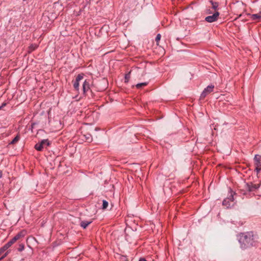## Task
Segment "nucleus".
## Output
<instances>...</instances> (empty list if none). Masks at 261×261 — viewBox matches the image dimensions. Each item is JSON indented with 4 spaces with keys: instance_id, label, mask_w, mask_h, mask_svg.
Returning a JSON list of instances; mask_svg holds the SVG:
<instances>
[{
    "instance_id": "7",
    "label": "nucleus",
    "mask_w": 261,
    "mask_h": 261,
    "mask_svg": "<svg viewBox=\"0 0 261 261\" xmlns=\"http://www.w3.org/2000/svg\"><path fill=\"white\" fill-rule=\"evenodd\" d=\"M46 142V140H42L40 143L36 144L35 146V148L38 151H41L43 148L42 143Z\"/></svg>"
},
{
    "instance_id": "24",
    "label": "nucleus",
    "mask_w": 261,
    "mask_h": 261,
    "mask_svg": "<svg viewBox=\"0 0 261 261\" xmlns=\"http://www.w3.org/2000/svg\"><path fill=\"white\" fill-rule=\"evenodd\" d=\"M161 38V35L160 34H158L155 37V41L158 44L159 41L160 40Z\"/></svg>"
},
{
    "instance_id": "19",
    "label": "nucleus",
    "mask_w": 261,
    "mask_h": 261,
    "mask_svg": "<svg viewBox=\"0 0 261 261\" xmlns=\"http://www.w3.org/2000/svg\"><path fill=\"white\" fill-rule=\"evenodd\" d=\"M86 140L87 142H90L92 141V137L90 134H88L87 135H85Z\"/></svg>"
},
{
    "instance_id": "1",
    "label": "nucleus",
    "mask_w": 261,
    "mask_h": 261,
    "mask_svg": "<svg viewBox=\"0 0 261 261\" xmlns=\"http://www.w3.org/2000/svg\"><path fill=\"white\" fill-rule=\"evenodd\" d=\"M258 240V236L252 231L241 233L239 236V242L240 247L242 249L258 246L259 243Z\"/></svg>"
},
{
    "instance_id": "3",
    "label": "nucleus",
    "mask_w": 261,
    "mask_h": 261,
    "mask_svg": "<svg viewBox=\"0 0 261 261\" xmlns=\"http://www.w3.org/2000/svg\"><path fill=\"white\" fill-rule=\"evenodd\" d=\"M214 88V86L213 85L208 86L202 91V93L200 95V99H203L208 94L211 93L213 91Z\"/></svg>"
},
{
    "instance_id": "27",
    "label": "nucleus",
    "mask_w": 261,
    "mask_h": 261,
    "mask_svg": "<svg viewBox=\"0 0 261 261\" xmlns=\"http://www.w3.org/2000/svg\"><path fill=\"white\" fill-rule=\"evenodd\" d=\"M129 74H126V75H125V80H127V79H128V78H129Z\"/></svg>"
},
{
    "instance_id": "11",
    "label": "nucleus",
    "mask_w": 261,
    "mask_h": 261,
    "mask_svg": "<svg viewBox=\"0 0 261 261\" xmlns=\"http://www.w3.org/2000/svg\"><path fill=\"white\" fill-rule=\"evenodd\" d=\"M255 165L256 166L260 167V156L258 155H255L254 156Z\"/></svg>"
},
{
    "instance_id": "26",
    "label": "nucleus",
    "mask_w": 261,
    "mask_h": 261,
    "mask_svg": "<svg viewBox=\"0 0 261 261\" xmlns=\"http://www.w3.org/2000/svg\"><path fill=\"white\" fill-rule=\"evenodd\" d=\"M260 170H261L260 167L256 166L255 170L257 173L260 172Z\"/></svg>"
},
{
    "instance_id": "29",
    "label": "nucleus",
    "mask_w": 261,
    "mask_h": 261,
    "mask_svg": "<svg viewBox=\"0 0 261 261\" xmlns=\"http://www.w3.org/2000/svg\"><path fill=\"white\" fill-rule=\"evenodd\" d=\"M2 175H3L2 171L1 170H0V178L2 177Z\"/></svg>"
},
{
    "instance_id": "5",
    "label": "nucleus",
    "mask_w": 261,
    "mask_h": 261,
    "mask_svg": "<svg viewBox=\"0 0 261 261\" xmlns=\"http://www.w3.org/2000/svg\"><path fill=\"white\" fill-rule=\"evenodd\" d=\"M83 79V75L79 74L76 77L75 81L73 83V87L74 89L78 90L79 89V82Z\"/></svg>"
},
{
    "instance_id": "15",
    "label": "nucleus",
    "mask_w": 261,
    "mask_h": 261,
    "mask_svg": "<svg viewBox=\"0 0 261 261\" xmlns=\"http://www.w3.org/2000/svg\"><path fill=\"white\" fill-rule=\"evenodd\" d=\"M222 204L223 205L226 206L227 207L230 206V201H228V199H225L223 201Z\"/></svg>"
},
{
    "instance_id": "20",
    "label": "nucleus",
    "mask_w": 261,
    "mask_h": 261,
    "mask_svg": "<svg viewBox=\"0 0 261 261\" xmlns=\"http://www.w3.org/2000/svg\"><path fill=\"white\" fill-rule=\"evenodd\" d=\"M10 247L9 246H8L7 244H6L3 247L1 248V251H3L4 252L7 250Z\"/></svg>"
},
{
    "instance_id": "13",
    "label": "nucleus",
    "mask_w": 261,
    "mask_h": 261,
    "mask_svg": "<svg viewBox=\"0 0 261 261\" xmlns=\"http://www.w3.org/2000/svg\"><path fill=\"white\" fill-rule=\"evenodd\" d=\"M230 195L226 199H228V201L230 202H232L234 200L233 198V194H235L231 189H230Z\"/></svg>"
},
{
    "instance_id": "23",
    "label": "nucleus",
    "mask_w": 261,
    "mask_h": 261,
    "mask_svg": "<svg viewBox=\"0 0 261 261\" xmlns=\"http://www.w3.org/2000/svg\"><path fill=\"white\" fill-rule=\"evenodd\" d=\"M24 245L23 244H20L19 245V247L18 248V250L19 251H22V250H24Z\"/></svg>"
},
{
    "instance_id": "2",
    "label": "nucleus",
    "mask_w": 261,
    "mask_h": 261,
    "mask_svg": "<svg viewBox=\"0 0 261 261\" xmlns=\"http://www.w3.org/2000/svg\"><path fill=\"white\" fill-rule=\"evenodd\" d=\"M220 13L218 11L214 12L211 15L205 18V20L207 22L212 23L216 21L219 18Z\"/></svg>"
},
{
    "instance_id": "10",
    "label": "nucleus",
    "mask_w": 261,
    "mask_h": 261,
    "mask_svg": "<svg viewBox=\"0 0 261 261\" xmlns=\"http://www.w3.org/2000/svg\"><path fill=\"white\" fill-rule=\"evenodd\" d=\"M210 3L212 5V9L214 10V12L218 11V8L219 6V3L216 2H213V1H210Z\"/></svg>"
},
{
    "instance_id": "17",
    "label": "nucleus",
    "mask_w": 261,
    "mask_h": 261,
    "mask_svg": "<svg viewBox=\"0 0 261 261\" xmlns=\"http://www.w3.org/2000/svg\"><path fill=\"white\" fill-rule=\"evenodd\" d=\"M38 46L36 44H32L29 47V51H32L37 48Z\"/></svg>"
},
{
    "instance_id": "9",
    "label": "nucleus",
    "mask_w": 261,
    "mask_h": 261,
    "mask_svg": "<svg viewBox=\"0 0 261 261\" xmlns=\"http://www.w3.org/2000/svg\"><path fill=\"white\" fill-rule=\"evenodd\" d=\"M90 89V85L88 82L85 81L83 84V90L84 93H85Z\"/></svg>"
},
{
    "instance_id": "6",
    "label": "nucleus",
    "mask_w": 261,
    "mask_h": 261,
    "mask_svg": "<svg viewBox=\"0 0 261 261\" xmlns=\"http://www.w3.org/2000/svg\"><path fill=\"white\" fill-rule=\"evenodd\" d=\"M245 188L249 192L253 191L254 190L257 189L258 187L256 185H253L252 183H246L245 184Z\"/></svg>"
},
{
    "instance_id": "16",
    "label": "nucleus",
    "mask_w": 261,
    "mask_h": 261,
    "mask_svg": "<svg viewBox=\"0 0 261 261\" xmlns=\"http://www.w3.org/2000/svg\"><path fill=\"white\" fill-rule=\"evenodd\" d=\"M20 137L18 135H17L13 140L10 143V144H14L16 143L19 140Z\"/></svg>"
},
{
    "instance_id": "28",
    "label": "nucleus",
    "mask_w": 261,
    "mask_h": 261,
    "mask_svg": "<svg viewBox=\"0 0 261 261\" xmlns=\"http://www.w3.org/2000/svg\"><path fill=\"white\" fill-rule=\"evenodd\" d=\"M139 261H147L145 258H140Z\"/></svg>"
},
{
    "instance_id": "4",
    "label": "nucleus",
    "mask_w": 261,
    "mask_h": 261,
    "mask_svg": "<svg viewBox=\"0 0 261 261\" xmlns=\"http://www.w3.org/2000/svg\"><path fill=\"white\" fill-rule=\"evenodd\" d=\"M24 236V232L21 231L17 233L14 237H13L11 240H10L7 244L8 246L10 247L16 241L19 239L21 237Z\"/></svg>"
},
{
    "instance_id": "8",
    "label": "nucleus",
    "mask_w": 261,
    "mask_h": 261,
    "mask_svg": "<svg viewBox=\"0 0 261 261\" xmlns=\"http://www.w3.org/2000/svg\"><path fill=\"white\" fill-rule=\"evenodd\" d=\"M251 18L253 20H257L259 21L261 19V11L256 14H253L251 15Z\"/></svg>"
},
{
    "instance_id": "18",
    "label": "nucleus",
    "mask_w": 261,
    "mask_h": 261,
    "mask_svg": "<svg viewBox=\"0 0 261 261\" xmlns=\"http://www.w3.org/2000/svg\"><path fill=\"white\" fill-rule=\"evenodd\" d=\"M108 206V202L105 200L102 201V208L106 209Z\"/></svg>"
},
{
    "instance_id": "14",
    "label": "nucleus",
    "mask_w": 261,
    "mask_h": 261,
    "mask_svg": "<svg viewBox=\"0 0 261 261\" xmlns=\"http://www.w3.org/2000/svg\"><path fill=\"white\" fill-rule=\"evenodd\" d=\"M147 85H148L147 82L141 83L137 84L136 85V87L138 89H141L143 87H145V86H147Z\"/></svg>"
},
{
    "instance_id": "30",
    "label": "nucleus",
    "mask_w": 261,
    "mask_h": 261,
    "mask_svg": "<svg viewBox=\"0 0 261 261\" xmlns=\"http://www.w3.org/2000/svg\"><path fill=\"white\" fill-rule=\"evenodd\" d=\"M4 253L3 251H1V249H0V255H1ZM1 256H0L1 257Z\"/></svg>"
},
{
    "instance_id": "22",
    "label": "nucleus",
    "mask_w": 261,
    "mask_h": 261,
    "mask_svg": "<svg viewBox=\"0 0 261 261\" xmlns=\"http://www.w3.org/2000/svg\"><path fill=\"white\" fill-rule=\"evenodd\" d=\"M9 253V251H7L6 252L4 253L1 257H0V260L4 259L5 257H6Z\"/></svg>"
},
{
    "instance_id": "12",
    "label": "nucleus",
    "mask_w": 261,
    "mask_h": 261,
    "mask_svg": "<svg viewBox=\"0 0 261 261\" xmlns=\"http://www.w3.org/2000/svg\"><path fill=\"white\" fill-rule=\"evenodd\" d=\"M91 223V221H82L81 223V226L83 228H86Z\"/></svg>"
},
{
    "instance_id": "21",
    "label": "nucleus",
    "mask_w": 261,
    "mask_h": 261,
    "mask_svg": "<svg viewBox=\"0 0 261 261\" xmlns=\"http://www.w3.org/2000/svg\"><path fill=\"white\" fill-rule=\"evenodd\" d=\"M43 140H46L47 141L46 142H45L42 143V145L43 146V148L45 146H49L50 145L48 139H44Z\"/></svg>"
},
{
    "instance_id": "25",
    "label": "nucleus",
    "mask_w": 261,
    "mask_h": 261,
    "mask_svg": "<svg viewBox=\"0 0 261 261\" xmlns=\"http://www.w3.org/2000/svg\"><path fill=\"white\" fill-rule=\"evenodd\" d=\"M214 12V11H213L211 9H208L206 10V13L207 14H213Z\"/></svg>"
}]
</instances>
